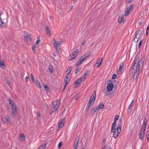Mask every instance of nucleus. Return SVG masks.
Instances as JSON below:
<instances>
[{
  "instance_id": "1",
  "label": "nucleus",
  "mask_w": 149,
  "mask_h": 149,
  "mask_svg": "<svg viewBox=\"0 0 149 149\" xmlns=\"http://www.w3.org/2000/svg\"><path fill=\"white\" fill-rule=\"evenodd\" d=\"M96 94L95 91L93 93L92 96L90 99L87 107L85 109V111L88 112L90 107H91L93 105L95 99Z\"/></svg>"
},
{
  "instance_id": "2",
  "label": "nucleus",
  "mask_w": 149,
  "mask_h": 149,
  "mask_svg": "<svg viewBox=\"0 0 149 149\" xmlns=\"http://www.w3.org/2000/svg\"><path fill=\"white\" fill-rule=\"evenodd\" d=\"M113 88V84L111 83H110L107 84V90H104L103 91V93L105 95L111 97L113 96V93H111L109 92L112 90Z\"/></svg>"
},
{
  "instance_id": "3",
  "label": "nucleus",
  "mask_w": 149,
  "mask_h": 149,
  "mask_svg": "<svg viewBox=\"0 0 149 149\" xmlns=\"http://www.w3.org/2000/svg\"><path fill=\"white\" fill-rule=\"evenodd\" d=\"M138 61V59H136L135 61V63L132 66V69L134 70L135 73L134 74V79L135 80L138 77L140 73V71L141 69H139L138 67L136 66L137 65H136V64Z\"/></svg>"
},
{
  "instance_id": "4",
  "label": "nucleus",
  "mask_w": 149,
  "mask_h": 149,
  "mask_svg": "<svg viewBox=\"0 0 149 149\" xmlns=\"http://www.w3.org/2000/svg\"><path fill=\"white\" fill-rule=\"evenodd\" d=\"M8 101L9 104L11 105L12 114L15 116L17 113V106L16 104L10 99L9 98Z\"/></svg>"
},
{
  "instance_id": "5",
  "label": "nucleus",
  "mask_w": 149,
  "mask_h": 149,
  "mask_svg": "<svg viewBox=\"0 0 149 149\" xmlns=\"http://www.w3.org/2000/svg\"><path fill=\"white\" fill-rule=\"evenodd\" d=\"M140 54H138L137 55L136 57L135 58V60L134 61V64H135V61L137 59L138 60V61L137 63H136V65L137 66V67H138L139 68V69H141L142 68L143 65V63L144 62V59L143 58H141L140 61H139L140 60Z\"/></svg>"
},
{
  "instance_id": "6",
  "label": "nucleus",
  "mask_w": 149,
  "mask_h": 149,
  "mask_svg": "<svg viewBox=\"0 0 149 149\" xmlns=\"http://www.w3.org/2000/svg\"><path fill=\"white\" fill-rule=\"evenodd\" d=\"M122 127L121 124H119L117 126V127L115 130L113 132V136L115 138H116L120 133L121 131Z\"/></svg>"
},
{
  "instance_id": "7",
  "label": "nucleus",
  "mask_w": 149,
  "mask_h": 149,
  "mask_svg": "<svg viewBox=\"0 0 149 149\" xmlns=\"http://www.w3.org/2000/svg\"><path fill=\"white\" fill-rule=\"evenodd\" d=\"M59 104V102L58 100H56L53 102V110L51 111L52 113L57 110Z\"/></svg>"
},
{
  "instance_id": "8",
  "label": "nucleus",
  "mask_w": 149,
  "mask_h": 149,
  "mask_svg": "<svg viewBox=\"0 0 149 149\" xmlns=\"http://www.w3.org/2000/svg\"><path fill=\"white\" fill-rule=\"evenodd\" d=\"M133 5H131L127 8L125 9L124 16H127L129 15L130 13L132 12V9L133 8Z\"/></svg>"
},
{
  "instance_id": "9",
  "label": "nucleus",
  "mask_w": 149,
  "mask_h": 149,
  "mask_svg": "<svg viewBox=\"0 0 149 149\" xmlns=\"http://www.w3.org/2000/svg\"><path fill=\"white\" fill-rule=\"evenodd\" d=\"M78 53V50L77 51H75L74 52L68 57V59L69 60H71L75 59L77 56Z\"/></svg>"
},
{
  "instance_id": "10",
  "label": "nucleus",
  "mask_w": 149,
  "mask_h": 149,
  "mask_svg": "<svg viewBox=\"0 0 149 149\" xmlns=\"http://www.w3.org/2000/svg\"><path fill=\"white\" fill-rule=\"evenodd\" d=\"M99 111V110L96 107L93 109L91 111L90 115L93 116L94 115L97 116Z\"/></svg>"
},
{
  "instance_id": "11",
  "label": "nucleus",
  "mask_w": 149,
  "mask_h": 149,
  "mask_svg": "<svg viewBox=\"0 0 149 149\" xmlns=\"http://www.w3.org/2000/svg\"><path fill=\"white\" fill-rule=\"evenodd\" d=\"M65 122V118H62L59 121L58 124V129H59L64 125Z\"/></svg>"
},
{
  "instance_id": "12",
  "label": "nucleus",
  "mask_w": 149,
  "mask_h": 149,
  "mask_svg": "<svg viewBox=\"0 0 149 149\" xmlns=\"http://www.w3.org/2000/svg\"><path fill=\"white\" fill-rule=\"evenodd\" d=\"M89 73L88 72H86L80 78V80L81 81H84L87 77L89 75Z\"/></svg>"
},
{
  "instance_id": "13",
  "label": "nucleus",
  "mask_w": 149,
  "mask_h": 149,
  "mask_svg": "<svg viewBox=\"0 0 149 149\" xmlns=\"http://www.w3.org/2000/svg\"><path fill=\"white\" fill-rule=\"evenodd\" d=\"M134 105V100H132L131 102V104H130L128 109L127 110V112L128 113H130L131 112V109L132 108V107H133Z\"/></svg>"
},
{
  "instance_id": "14",
  "label": "nucleus",
  "mask_w": 149,
  "mask_h": 149,
  "mask_svg": "<svg viewBox=\"0 0 149 149\" xmlns=\"http://www.w3.org/2000/svg\"><path fill=\"white\" fill-rule=\"evenodd\" d=\"M19 139L20 141H23L25 140V136L24 134L20 133L19 135Z\"/></svg>"
},
{
  "instance_id": "15",
  "label": "nucleus",
  "mask_w": 149,
  "mask_h": 149,
  "mask_svg": "<svg viewBox=\"0 0 149 149\" xmlns=\"http://www.w3.org/2000/svg\"><path fill=\"white\" fill-rule=\"evenodd\" d=\"M123 66L124 64L123 63H122L120 64L119 69L117 71V73L118 74H120L121 73L122 70L123 68Z\"/></svg>"
},
{
  "instance_id": "16",
  "label": "nucleus",
  "mask_w": 149,
  "mask_h": 149,
  "mask_svg": "<svg viewBox=\"0 0 149 149\" xmlns=\"http://www.w3.org/2000/svg\"><path fill=\"white\" fill-rule=\"evenodd\" d=\"M61 42L60 41H58L54 45V47L56 48V49H58L61 46Z\"/></svg>"
},
{
  "instance_id": "17",
  "label": "nucleus",
  "mask_w": 149,
  "mask_h": 149,
  "mask_svg": "<svg viewBox=\"0 0 149 149\" xmlns=\"http://www.w3.org/2000/svg\"><path fill=\"white\" fill-rule=\"evenodd\" d=\"M102 59V58H99L97 62L95 64V66L97 67H99L101 64Z\"/></svg>"
},
{
  "instance_id": "18",
  "label": "nucleus",
  "mask_w": 149,
  "mask_h": 149,
  "mask_svg": "<svg viewBox=\"0 0 149 149\" xmlns=\"http://www.w3.org/2000/svg\"><path fill=\"white\" fill-rule=\"evenodd\" d=\"M141 32L140 31L138 30L136 31V35L135 36L134 38H136L137 39H139L140 38L141 35L140 34V33Z\"/></svg>"
},
{
  "instance_id": "19",
  "label": "nucleus",
  "mask_w": 149,
  "mask_h": 149,
  "mask_svg": "<svg viewBox=\"0 0 149 149\" xmlns=\"http://www.w3.org/2000/svg\"><path fill=\"white\" fill-rule=\"evenodd\" d=\"M124 16L123 15L120 17L119 19H118V22L119 23H121L124 22L125 20L124 19Z\"/></svg>"
},
{
  "instance_id": "20",
  "label": "nucleus",
  "mask_w": 149,
  "mask_h": 149,
  "mask_svg": "<svg viewBox=\"0 0 149 149\" xmlns=\"http://www.w3.org/2000/svg\"><path fill=\"white\" fill-rule=\"evenodd\" d=\"M25 38L27 41H29L31 39L30 35L28 33H25L24 34Z\"/></svg>"
},
{
  "instance_id": "21",
  "label": "nucleus",
  "mask_w": 149,
  "mask_h": 149,
  "mask_svg": "<svg viewBox=\"0 0 149 149\" xmlns=\"http://www.w3.org/2000/svg\"><path fill=\"white\" fill-rule=\"evenodd\" d=\"M104 104L102 103L100 104L98 107H96V108H97L99 110L100 109H103L104 108Z\"/></svg>"
},
{
  "instance_id": "22",
  "label": "nucleus",
  "mask_w": 149,
  "mask_h": 149,
  "mask_svg": "<svg viewBox=\"0 0 149 149\" xmlns=\"http://www.w3.org/2000/svg\"><path fill=\"white\" fill-rule=\"evenodd\" d=\"M145 132L141 130V131L139 137V138L140 139L142 140L143 139L144 136Z\"/></svg>"
},
{
  "instance_id": "23",
  "label": "nucleus",
  "mask_w": 149,
  "mask_h": 149,
  "mask_svg": "<svg viewBox=\"0 0 149 149\" xmlns=\"http://www.w3.org/2000/svg\"><path fill=\"white\" fill-rule=\"evenodd\" d=\"M68 76H65V78L64 80V81L65 83V84L64 86V89L65 88L67 84L69 81V80L68 79Z\"/></svg>"
},
{
  "instance_id": "24",
  "label": "nucleus",
  "mask_w": 149,
  "mask_h": 149,
  "mask_svg": "<svg viewBox=\"0 0 149 149\" xmlns=\"http://www.w3.org/2000/svg\"><path fill=\"white\" fill-rule=\"evenodd\" d=\"M45 30L47 35L48 36L50 35L51 33L50 31L47 26L45 27Z\"/></svg>"
},
{
  "instance_id": "25",
  "label": "nucleus",
  "mask_w": 149,
  "mask_h": 149,
  "mask_svg": "<svg viewBox=\"0 0 149 149\" xmlns=\"http://www.w3.org/2000/svg\"><path fill=\"white\" fill-rule=\"evenodd\" d=\"M36 84L37 87L40 88H41L42 86L41 85L39 81H36Z\"/></svg>"
},
{
  "instance_id": "26",
  "label": "nucleus",
  "mask_w": 149,
  "mask_h": 149,
  "mask_svg": "<svg viewBox=\"0 0 149 149\" xmlns=\"http://www.w3.org/2000/svg\"><path fill=\"white\" fill-rule=\"evenodd\" d=\"M37 39V40L35 44L36 46V47H38L39 45L38 44L40 42V39L39 37H38Z\"/></svg>"
},
{
  "instance_id": "27",
  "label": "nucleus",
  "mask_w": 149,
  "mask_h": 149,
  "mask_svg": "<svg viewBox=\"0 0 149 149\" xmlns=\"http://www.w3.org/2000/svg\"><path fill=\"white\" fill-rule=\"evenodd\" d=\"M81 82L80 80V79H78L77 80L74 82V84L77 86L79 84H80Z\"/></svg>"
},
{
  "instance_id": "28",
  "label": "nucleus",
  "mask_w": 149,
  "mask_h": 149,
  "mask_svg": "<svg viewBox=\"0 0 149 149\" xmlns=\"http://www.w3.org/2000/svg\"><path fill=\"white\" fill-rule=\"evenodd\" d=\"M72 70V67H70L68 68L67 70L66 71V74H69L71 72V71Z\"/></svg>"
},
{
  "instance_id": "29",
  "label": "nucleus",
  "mask_w": 149,
  "mask_h": 149,
  "mask_svg": "<svg viewBox=\"0 0 149 149\" xmlns=\"http://www.w3.org/2000/svg\"><path fill=\"white\" fill-rule=\"evenodd\" d=\"M91 54L90 52H88L86 54H84L83 56L86 58L87 59L88 57L91 55Z\"/></svg>"
},
{
  "instance_id": "30",
  "label": "nucleus",
  "mask_w": 149,
  "mask_h": 149,
  "mask_svg": "<svg viewBox=\"0 0 149 149\" xmlns=\"http://www.w3.org/2000/svg\"><path fill=\"white\" fill-rule=\"evenodd\" d=\"M79 137H77L75 139L74 145L77 146L78 144V142H79Z\"/></svg>"
},
{
  "instance_id": "31",
  "label": "nucleus",
  "mask_w": 149,
  "mask_h": 149,
  "mask_svg": "<svg viewBox=\"0 0 149 149\" xmlns=\"http://www.w3.org/2000/svg\"><path fill=\"white\" fill-rule=\"evenodd\" d=\"M46 143L42 144L38 148V149H44L45 147Z\"/></svg>"
},
{
  "instance_id": "32",
  "label": "nucleus",
  "mask_w": 149,
  "mask_h": 149,
  "mask_svg": "<svg viewBox=\"0 0 149 149\" xmlns=\"http://www.w3.org/2000/svg\"><path fill=\"white\" fill-rule=\"evenodd\" d=\"M105 148H106V149H112L111 147H106L105 146V144H103V146L102 147V149H105Z\"/></svg>"
},
{
  "instance_id": "33",
  "label": "nucleus",
  "mask_w": 149,
  "mask_h": 149,
  "mask_svg": "<svg viewBox=\"0 0 149 149\" xmlns=\"http://www.w3.org/2000/svg\"><path fill=\"white\" fill-rule=\"evenodd\" d=\"M36 47H36V44L35 45H32V49L33 51L34 52H35V49Z\"/></svg>"
},
{
  "instance_id": "34",
  "label": "nucleus",
  "mask_w": 149,
  "mask_h": 149,
  "mask_svg": "<svg viewBox=\"0 0 149 149\" xmlns=\"http://www.w3.org/2000/svg\"><path fill=\"white\" fill-rule=\"evenodd\" d=\"M86 59V58H85V57H84V56H82L81 58L79 60L82 62V63H83L84 61Z\"/></svg>"
},
{
  "instance_id": "35",
  "label": "nucleus",
  "mask_w": 149,
  "mask_h": 149,
  "mask_svg": "<svg viewBox=\"0 0 149 149\" xmlns=\"http://www.w3.org/2000/svg\"><path fill=\"white\" fill-rule=\"evenodd\" d=\"M146 125H143L141 129V131L145 132V130L146 128Z\"/></svg>"
},
{
  "instance_id": "36",
  "label": "nucleus",
  "mask_w": 149,
  "mask_h": 149,
  "mask_svg": "<svg viewBox=\"0 0 149 149\" xmlns=\"http://www.w3.org/2000/svg\"><path fill=\"white\" fill-rule=\"evenodd\" d=\"M80 70V68H77L76 70L75 73L77 74L79 73Z\"/></svg>"
},
{
  "instance_id": "37",
  "label": "nucleus",
  "mask_w": 149,
  "mask_h": 149,
  "mask_svg": "<svg viewBox=\"0 0 149 149\" xmlns=\"http://www.w3.org/2000/svg\"><path fill=\"white\" fill-rule=\"evenodd\" d=\"M82 63V62L80 61L79 59L78 60L77 63V66H78L79 65H80V64Z\"/></svg>"
},
{
  "instance_id": "38",
  "label": "nucleus",
  "mask_w": 149,
  "mask_h": 149,
  "mask_svg": "<svg viewBox=\"0 0 149 149\" xmlns=\"http://www.w3.org/2000/svg\"><path fill=\"white\" fill-rule=\"evenodd\" d=\"M119 116L116 115V116H115V118H114V120L116 121L119 119Z\"/></svg>"
},
{
  "instance_id": "39",
  "label": "nucleus",
  "mask_w": 149,
  "mask_h": 149,
  "mask_svg": "<svg viewBox=\"0 0 149 149\" xmlns=\"http://www.w3.org/2000/svg\"><path fill=\"white\" fill-rule=\"evenodd\" d=\"M43 86L46 91H47L48 90V87L46 85L44 84Z\"/></svg>"
},
{
  "instance_id": "40",
  "label": "nucleus",
  "mask_w": 149,
  "mask_h": 149,
  "mask_svg": "<svg viewBox=\"0 0 149 149\" xmlns=\"http://www.w3.org/2000/svg\"><path fill=\"white\" fill-rule=\"evenodd\" d=\"M143 125H147V119H145L143 120Z\"/></svg>"
},
{
  "instance_id": "41",
  "label": "nucleus",
  "mask_w": 149,
  "mask_h": 149,
  "mask_svg": "<svg viewBox=\"0 0 149 149\" xmlns=\"http://www.w3.org/2000/svg\"><path fill=\"white\" fill-rule=\"evenodd\" d=\"M31 76L32 80V81H33V82H34L35 80H34V78L33 77V74L31 73Z\"/></svg>"
},
{
  "instance_id": "42",
  "label": "nucleus",
  "mask_w": 149,
  "mask_h": 149,
  "mask_svg": "<svg viewBox=\"0 0 149 149\" xmlns=\"http://www.w3.org/2000/svg\"><path fill=\"white\" fill-rule=\"evenodd\" d=\"M4 65L3 63V62H0V67L3 68Z\"/></svg>"
},
{
  "instance_id": "43",
  "label": "nucleus",
  "mask_w": 149,
  "mask_h": 149,
  "mask_svg": "<svg viewBox=\"0 0 149 149\" xmlns=\"http://www.w3.org/2000/svg\"><path fill=\"white\" fill-rule=\"evenodd\" d=\"M1 120L3 122H5L6 121V118L3 117L2 118Z\"/></svg>"
},
{
  "instance_id": "44",
  "label": "nucleus",
  "mask_w": 149,
  "mask_h": 149,
  "mask_svg": "<svg viewBox=\"0 0 149 149\" xmlns=\"http://www.w3.org/2000/svg\"><path fill=\"white\" fill-rule=\"evenodd\" d=\"M116 77V75L115 74H113L112 76V78L113 79H115Z\"/></svg>"
},
{
  "instance_id": "45",
  "label": "nucleus",
  "mask_w": 149,
  "mask_h": 149,
  "mask_svg": "<svg viewBox=\"0 0 149 149\" xmlns=\"http://www.w3.org/2000/svg\"><path fill=\"white\" fill-rule=\"evenodd\" d=\"M56 42H56V40L54 38L53 40V43L54 44V45L56 43Z\"/></svg>"
},
{
  "instance_id": "46",
  "label": "nucleus",
  "mask_w": 149,
  "mask_h": 149,
  "mask_svg": "<svg viewBox=\"0 0 149 149\" xmlns=\"http://www.w3.org/2000/svg\"><path fill=\"white\" fill-rule=\"evenodd\" d=\"M132 0H126V2L127 3H130L132 1Z\"/></svg>"
},
{
  "instance_id": "47",
  "label": "nucleus",
  "mask_w": 149,
  "mask_h": 149,
  "mask_svg": "<svg viewBox=\"0 0 149 149\" xmlns=\"http://www.w3.org/2000/svg\"><path fill=\"white\" fill-rule=\"evenodd\" d=\"M62 143L61 142H60L58 144V147L59 148H61V146L62 145Z\"/></svg>"
},
{
  "instance_id": "48",
  "label": "nucleus",
  "mask_w": 149,
  "mask_h": 149,
  "mask_svg": "<svg viewBox=\"0 0 149 149\" xmlns=\"http://www.w3.org/2000/svg\"><path fill=\"white\" fill-rule=\"evenodd\" d=\"M139 39H136V38H134V41L135 42H137L138 40Z\"/></svg>"
},
{
  "instance_id": "49",
  "label": "nucleus",
  "mask_w": 149,
  "mask_h": 149,
  "mask_svg": "<svg viewBox=\"0 0 149 149\" xmlns=\"http://www.w3.org/2000/svg\"><path fill=\"white\" fill-rule=\"evenodd\" d=\"M29 78V76H26L25 77V79H26V82L28 81V79Z\"/></svg>"
},
{
  "instance_id": "50",
  "label": "nucleus",
  "mask_w": 149,
  "mask_h": 149,
  "mask_svg": "<svg viewBox=\"0 0 149 149\" xmlns=\"http://www.w3.org/2000/svg\"><path fill=\"white\" fill-rule=\"evenodd\" d=\"M85 42H86V41L85 40H83L81 43V45H84Z\"/></svg>"
},
{
  "instance_id": "51",
  "label": "nucleus",
  "mask_w": 149,
  "mask_h": 149,
  "mask_svg": "<svg viewBox=\"0 0 149 149\" xmlns=\"http://www.w3.org/2000/svg\"><path fill=\"white\" fill-rule=\"evenodd\" d=\"M37 115L38 116H40V113L39 112H38L37 113Z\"/></svg>"
},
{
  "instance_id": "52",
  "label": "nucleus",
  "mask_w": 149,
  "mask_h": 149,
  "mask_svg": "<svg viewBox=\"0 0 149 149\" xmlns=\"http://www.w3.org/2000/svg\"><path fill=\"white\" fill-rule=\"evenodd\" d=\"M77 146L74 145L73 146V149H77Z\"/></svg>"
},
{
  "instance_id": "53",
  "label": "nucleus",
  "mask_w": 149,
  "mask_h": 149,
  "mask_svg": "<svg viewBox=\"0 0 149 149\" xmlns=\"http://www.w3.org/2000/svg\"><path fill=\"white\" fill-rule=\"evenodd\" d=\"M115 127L116 126H111V129H113V130H115Z\"/></svg>"
},
{
  "instance_id": "54",
  "label": "nucleus",
  "mask_w": 149,
  "mask_h": 149,
  "mask_svg": "<svg viewBox=\"0 0 149 149\" xmlns=\"http://www.w3.org/2000/svg\"><path fill=\"white\" fill-rule=\"evenodd\" d=\"M141 45V41L139 43V47H140Z\"/></svg>"
},
{
  "instance_id": "55",
  "label": "nucleus",
  "mask_w": 149,
  "mask_h": 149,
  "mask_svg": "<svg viewBox=\"0 0 149 149\" xmlns=\"http://www.w3.org/2000/svg\"><path fill=\"white\" fill-rule=\"evenodd\" d=\"M147 140L149 141V134L148 135Z\"/></svg>"
},
{
  "instance_id": "56",
  "label": "nucleus",
  "mask_w": 149,
  "mask_h": 149,
  "mask_svg": "<svg viewBox=\"0 0 149 149\" xmlns=\"http://www.w3.org/2000/svg\"><path fill=\"white\" fill-rule=\"evenodd\" d=\"M7 83L8 84V85H9V86H10V81H7Z\"/></svg>"
},
{
  "instance_id": "57",
  "label": "nucleus",
  "mask_w": 149,
  "mask_h": 149,
  "mask_svg": "<svg viewBox=\"0 0 149 149\" xmlns=\"http://www.w3.org/2000/svg\"><path fill=\"white\" fill-rule=\"evenodd\" d=\"M114 130H113V129H111V133H112V132H113V131Z\"/></svg>"
},
{
  "instance_id": "58",
  "label": "nucleus",
  "mask_w": 149,
  "mask_h": 149,
  "mask_svg": "<svg viewBox=\"0 0 149 149\" xmlns=\"http://www.w3.org/2000/svg\"><path fill=\"white\" fill-rule=\"evenodd\" d=\"M116 121L114 120V122H113V123H114L116 125Z\"/></svg>"
},
{
  "instance_id": "59",
  "label": "nucleus",
  "mask_w": 149,
  "mask_h": 149,
  "mask_svg": "<svg viewBox=\"0 0 149 149\" xmlns=\"http://www.w3.org/2000/svg\"><path fill=\"white\" fill-rule=\"evenodd\" d=\"M149 30V26H148L147 27V29H146V30L148 31V30Z\"/></svg>"
},
{
  "instance_id": "60",
  "label": "nucleus",
  "mask_w": 149,
  "mask_h": 149,
  "mask_svg": "<svg viewBox=\"0 0 149 149\" xmlns=\"http://www.w3.org/2000/svg\"><path fill=\"white\" fill-rule=\"evenodd\" d=\"M116 125L114 123H112V126H116Z\"/></svg>"
},
{
  "instance_id": "61",
  "label": "nucleus",
  "mask_w": 149,
  "mask_h": 149,
  "mask_svg": "<svg viewBox=\"0 0 149 149\" xmlns=\"http://www.w3.org/2000/svg\"><path fill=\"white\" fill-rule=\"evenodd\" d=\"M148 33H149V32L148 31L146 30V35H147Z\"/></svg>"
},
{
  "instance_id": "62",
  "label": "nucleus",
  "mask_w": 149,
  "mask_h": 149,
  "mask_svg": "<svg viewBox=\"0 0 149 149\" xmlns=\"http://www.w3.org/2000/svg\"><path fill=\"white\" fill-rule=\"evenodd\" d=\"M6 120L8 122H9V119L8 118H6Z\"/></svg>"
},
{
  "instance_id": "63",
  "label": "nucleus",
  "mask_w": 149,
  "mask_h": 149,
  "mask_svg": "<svg viewBox=\"0 0 149 149\" xmlns=\"http://www.w3.org/2000/svg\"><path fill=\"white\" fill-rule=\"evenodd\" d=\"M72 6L70 8V10H71L72 8Z\"/></svg>"
},
{
  "instance_id": "64",
  "label": "nucleus",
  "mask_w": 149,
  "mask_h": 149,
  "mask_svg": "<svg viewBox=\"0 0 149 149\" xmlns=\"http://www.w3.org/2000/svg\"><path fill=\"white\" fill-rule=\"evenodd\" d=\"M74 1H76V0H73Z\"/></svg>"
}]
</instances>
